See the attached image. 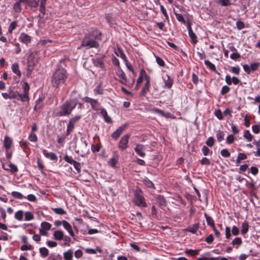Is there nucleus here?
<instances>
[{
    "label": "nucleus",
    "instance_id": "1",
    "mask_svg": "<svg viewBox=\"0 0 260 260\" xmlns=\"http://www.w3.org/2000/svg\"><path fill=\"white\" fill-rule=\"evenodd\" d=\"M63 62V61L60 62V64L57 66L51 77L52 85L55 88H58L64 84L68 77L67 71L62 66Z\"/></svg>",
    "mask_w": 260,
    "mask_h": 260
},
{
    "label": "nucleus",
    "instance_id": "2",
    "mask_svg": "<svg viewBox=\"0 0 260 260\" xmlns=\"http://www.w3.org/2000/svg\"><path fill=\"white\" fill-rule=\"evenodd\" d=\"M94 38L95 39H101V32L97 30L92 31L89 35L85 36L83 39L81 47L98 48L99 46V44L98 42L92 39Z\"/></svg>",
    "mask_w": 260,
    "mask_h": 260
},
{
    "label": "nucleus",
    "instance_id": "3",
    "mask_svg": "<svg viewBox=\"0 0 260 260\" xmlns=\"http://www.w3.org/2000/svg\"><path fill=\"white\" fill-rule=\"evenodd\" d=\"M77 104L76 99L67 100L59 107V111L56 113V116H69Z\"/></svg>",
    "mask_w": 260,
    "mask_h": 260
},
{
    "label": "nucleus",
    "instance_id": "4",
    "mask_svg": "<svg viewBox=\"0 0 260 260\" xmlns=\"http://www.w3.org/2000/svg\"><path fill=\"white\" fill-rule=\"evenodd\" d=\"M135 198L134 201L136 205L139 207H146L147 204L142 195V191L140 190H136L134 192Z\"/></svg>",
    "mask_w": 260,
    "mask_h": 260
},
{
    "label": "nucleus",
    "instance_id": "5",
    "mask_svg": "<svg viewBox=\"0 0 260 260\" xmlns=\"http://www.w3.org/2000/svg\"><path fill=\"white\" fill-rule=\"evenodd\" d=\"M23 93H19L18 96V100H20L21 102H28L29 98L28 96V92L29 90V86L27 82H24L23 85Z\"/></svg>",
    "mask_w": 260,
    "mask_h": 260
},
{
    "label": "nucleus",
    "instance_id": "6",
    "mask_svg": "<svg viewBox=\"0 0 260 260\" xmlns=\"http://www.w3.org/2000/svg\"><path fill=\"white\" fill-rule=\"evenodd\" d=\"M130 137L129 134H126L122 137L118 143V148L121 150H124L128 147V140Z\"/></svg>",
    "mask_w": 260,
    "mask_h": 260
},
{
    "label": "nucleus",
    "instance_id": "7",
    "mask_svg": "<svg viewBox=\"0 0 260 260\" xmlns=\"http://www.w3.org/2000/svg\"><path fill=\"white\" fill-rule=\"evenodd\" d=\"M105 57V55L102 56L101 57H96L92 59L93 65L98 68L103 69L105 67L104 63V59Z\"/></svg>",
    "mask_w": 260,
    "mask_h": 260
},
{
    "label": "nucleus",
    "instance_id": "8",
    "mask_svg": "<svg viewBox=\"0 0 260 260\" xmlns=\"http://www.w3.org/2000/svg\"><path fill=\"white\" fill-rule=\"evenodd\" d=\"M126 124H123L119 127L115 132L112 134L111 137L114 140H117L126 128Z\"/></svg>",
    "mask_w": 260,
    "mask_h": 260
},
{
    "label": "nucleus",
    "instance_id": "9",
    "mask_svg": "<svg viewBox=\"0 0 260 260\" xmlns=\"http://www.w3.org/2000/svg\"><path fill=\"white\" fill-rule=\"evenodd\" d=\"M87 144L85 141L81 140L80 143L79 144V149L76 151L79 153H86L88 152V149L87 148Z\"/></svg>",
    "mask_w": 260,
    "mask_h": 260
},
{
    "label": "nucleus",
    "instance_id": "10",
    "mask_svg": "<svg viewBox=\"0 0 260 260\" xmlns=\"http://www.w3.org/2000/svg\"><path fill=\"white\" fill-rule=\"evenodd\" d=\"M19 40L21 42L27 44L31 42V38L28 35L24 32H21L19 37Z\"/></svg>",
    "mask_w": 260,
    "mask_h": 260
},
{
    "label": "nucleus",
    "instance_id": "11",
    "mask_svg": "<svg viewBox=\"0 0 260 260\" xmlns=\"http://www.w3.org/2000/svg\"><path fill=\"white\" fill-rule=\"evenodd\" d=\"M187 29H188V35H189V37L190 38V39L191 40V42L193 44H196L197 43V42H198L197 36L193 32V31H192V30L191 29V25H190L189 23H188L187 24Z\"/></svg>",
    "mask_w": 260,
    "mask_h": 260
},
{
    "label": "nucleus",
    "instance_id": "12",
    "mask_svg": "<svg viewBox=\"0 0 260 260\" xmlns=\"http://www.w3.org/2000/svg\"><path fill=\"white\" fill-rule=\"evenodd\" d=\"M145 146L142 144H137L135 148V151L138 155L141 157L145 156V153L144 152Z\"/></svg>",
    "mask_w": 260,
    "mask_h": 260
},
{
    "label": "nucleus",
    "instance_id": "13",
    "mask_svg": "<svg viewBox=\"0 0 260 260\" xmlns=\"http://www.w3.org/2000/svg\"><path fill=\"white\" fill-rule=\"evenodd\" d=\"M164 81L165 82V85L164 87L165 88L170 89L173 85V79L169 75L166 76V78H164Z\"/></svg>",
    "mask_w": 260,
    "mask_h": 260
},
{
    "label": "nucleus",
    "instance_id": "14",
    "mask_svg": "<svg viewBox=\"0 0 260 260\" xmlns=\"http://www.w3.org/2000/svg\"><path fill=\"white\" fill-rule=\"evenodd\" d=\"M117 75L121 79L120 82L125 84L127 82V78L124 72L119 68L116 72Z\"/></svg>",
    "mask_w": 260,
    "mask_h": 260
},
{
    "label": "nucleus",
    "instance_id": "15",
    "mask_svg": "<svg viewBox=\"0 0 260 260\" xmlns=\"http://www.w3.org/2000/svg\"><path fill=\"white\" fill-rule=\"evenodd\" d=\"M20 2H25L29 7L36 8L38 6L40 0H20Z\"/></svg>",
    "mask_w": 260,
    "mask_h": 260
},
{
    "label": "nucleus",
    "instance_id": "16",
    "mask_svg": "<svg viewBox=\"0 0 260 260\" xmlns=\"http://www.w3.org/2000/svg\"><path fill=\"white\" fill-rule=\"evenodd\" d=\"M62 225L64 228L68 232L72 237L74 236V233L70 224L66 220H62Z\"/></svg>",
    "mask_w": 260,
    "mask_h": 260
},
{
    "label": "nucleus",
    "instance_id": "17",
    "mask_svg": "<svg viewBox=\"0 0 260 260\" xmlns=\"http://www.w3.org/2000/svg\"><path fill=\"white\" fill-rule=\"evenodd\" d=\"M12 144V140L11 138L9 137L6 136L5 137L4 142V145L5 148L7 150L9 149Z\"/></svg>",
    "mask_w": 260,
    "mask_h": 260
},
{
    "label": "nucleus",
    "instance_id": "18",
    "mask_svg": "<svg viewBox=\"0 0 260 260\" xmlns=\"http://www.w3.org/2000/svg\"><path fill=\"white\" fill-rule=\"evenodd\" d=\"M44 98L41 97L39 98L35 102V105L34 107V110H38L41 109L43 107V102Z\"/></svg>",
    "mask_w": 260,
    "mask_h": 260
},
{
    "label": "nucleus",
    "instance_id": "19",
    "mask_svg": "<svg viewBox=\"0 0 260 260\" xmlns=\"http://www.w3.org/2000/svg\"><path fill=\"white\" fill-rule=\"evenodd\" d=\"M115 53L117 56H120L124 61H126L127 59L126 56L120 48L118 47Z\"/></svg>",
    "mask_w": 260,
    "mask_h": 260
},
{
    "label": "nucleus",
    "instance_id": "20",
    "mask_svg": "<svg viewBox=\"0 0 260 260\" xmlns=\"http://www.w3.org/2000/svg\"><path fill=\"white\" fill-rule=\"evenodd\" d=\"M199 228V223H195L191 226H188L185 230L187 232H190L192 234L196 233L197 230Z\"/></svg>",
    "mask_w": 260,
    "mask_h": 260
},
{
    "label": "nucleus",
    "instance_id": "21",
    "mask_svg": "<svg viewBox=\"0 0 260 260\" xmlns=\"http://www.w3.org/2000/svg\"><path fill=\"white\" fill-rule=\"evenodd\" d=\"M204 216L206 218L207 223L208 225H210L212 228L215 226L214 221L213 219L209 216L206 213H204Z\"/></svg>",
    "mask_w": 260,
    "mask_h": 260
},
{
    "label": "nucleus",
    "instance_id": "22",
    "mask_svg": "<svg viewBox=\"0 0 260 260\" xmlns=\"http://www.w3.org/2000/svg\"><path fill=\"white\" fill-rule=\"evenodd\" d=\"M12 70L13 72L15 74L18 75L19 77L21 76V72L19 70V65H18V63H13L12 65Z\"/></svg>",
    "mask_w": 260,
    "mask_h": 260
},
{
    "label": "nucleus",
    "instance_id": "23",
    "mask_svg": "<svg viewBox=\"0 0 260 260\" xmlns=\"http://www.w3.org/2000/svg\"><path fill=\"white\" fill-rule=\"evenodd\" d=\"M157 202L161 206H166L167 205L165 198L161 195H158L157 197Z\"/></svg>",
    "mask_w": 260,
    "mask_h": 260
},
{
    "label": "nucleus",
    "instance_id": "24",
    "mask_svg": "<svg viewBox=\"0 0 260 260\" xmlns=\"http://www.w3.org/2000/svg\"><path fill=\"white\" fill-rule=\"evenodd\" d=\"M150 85L145 84L144 87L140 93V95L142 96H145L147 93L149 91Z\"/></svg>",
    "mask_w": 260,
    "mask_h": 260
},
{
    "label": "nucleus",
    "instance_id": "25",
    "mask_svg": "<svg viewBox=\"0 0 260 260\" xmlns=\"http://www.w3.org/2000/svg\"><path fill=\"white\" fill-rule=\"evenodd\" d=\"M54 239L56 240H61L63 238V233L61 231H56L54 233Z\"/></svg>",
    "mask_w": 260,
    "mask_h": 260
},
{
    "label": "nucleus",
    "instance_id": "26",
    "mask_svg": "<svg viewBox=\"0 0 260 260\" xmlns=\"http://www.w3.org/2000/svg\"><path fill=\"white\" fill-rule=\"evenodd\" d=\"M44 155L52 160H57V156L54 152H44Z\"/></svg>",
    "mask_w": 260,
    "mask_h": 260
},
{
    "label": "nucleus",
    "instance_id": "27",
    "mask_svg": "<svg viewBox=\"0 0 260 260\" xmlns=\"http://www.w3.org/2000/svg\"><path fill=\"white\" fill-rule=\"evenodd\" d=\"M243 137L245 139H246L248 142H250L252 141L253 138V136L252 135L248 130L244 131V133Z\"/></svg>",
    "mask_w": 260,
    "mask_h": 260
},
{
    "label": "nucleus",
    "instance_id": "28",
    "mask_svg": "<svg viewBox=\"0 0 260 260\" xmlns=\"http://www.w3.org/2000/svg\"><path fill=\"white\" fill-rule=\"evenodd\" d=\"M217 140L220 142L224 139V133L223 131H218L216 134Z\"/></svg>",
    "mask_w": 260,
    "mask_h": 260
},
{
    "label": "nucleus",
    "instance_id": "29",
    "mask_svg": "<svg viewBox=\"0 0 260 260\" xmlns=\"http://www.w3.org/2000/svg\"><path fill=\"white\" fill-rule=\"evenodd\" d=\"M63 256L65 260H72L73 252L69 250L68 251L64 252Z\"/></svg>",
    "mask_w": 260,
    "mask_h": 260
},
{
    "label": "nucleus",
    "instance_id": "30",
    "mask_svg": "<svg viewBox=\"0 0 260 260\" xmlns=\"http://www.w3.org/2000/svg\"><path fill=\"white\" fill-rule=\"evenodd\" d=\"M249 229V225L247 222H243L242 224V229H241V233L243 235L246 234Z\"/></svg>",
    "mask_w": 260,
    "mask_h": 260
},
{
    "label": "nucleus",
    "instance_id": "31",
    "mask_svg": "<svg viewBox=\"0 0 260 260\" xmlns=\"http://www.w3.org/2000/svg\"><path fill=\"white\" fill-rule=\"evenodd\" d=\"M143 74H145V71L144 70H141L140 76L137 81V86H140V85L142 83L144 77Z\"/></svg>",
    "mask_w": 260,
    "mask_h": 260
},
{
    "label": "nucleus",
    "instance_id": "32",
    "mask_svg": "<svg viewBox=\"0 0 260 260\" xmlns=\"http://www.w3.org/2000/svg\"><path fill=\"white\" fill-rule=\"evenodd\" d=\"M21 2H20V0H18L14 4L13 9L15 12L19 13L21 11V8L20 3Z\"/></svg>",
    "mask_w": 260,
    "mask_h": 260
},
{
    "label": "nucleus",
    "instance_id": "33",
    "mask_svg": "<svg viewBox=\"0 0 260 260\" xmlns=\"http://www.w3.org/2000/svg\"><path fill=\"white\" fill-rule=\"evenodd\" d=\"M41 255L43 257H46L48 255V250L45 247H41L39 249Z\"/></svg>",
    "mask_w": 260,
    "mask_h": 260
},
{
    "label": "nucleus",
    "instance_id": "34",
    "mask_svg": "<svg viewBox=\"0 0 260 260\" xmlns=\"http://www.w3.org/2000/svg\"><path fill=\"white\" fill-rule=\"evenodd\" d=\"M17 26V22L16 21H14L11 24H10L9 28H8V32L9 33H12L13 30H14L15 29H16V27Z\"/></svg>",
    "mask_w": 260,
    "mask_h": 260
},
{
    "label": "nucleus",
    "instance_id": "35",
    "mask_svg": "<svg viewBox=\"0 0 260 260\" xmlns=\"http://www.w3.org/2000/svg\"><path fill=\"white\" fill-rule=\"evenodd\" d=\"M23 217V212L22 210H19L15 214V218L17 220L21 221Z\"/></svg>",
    "mask_w": 260,
    "mask_h": 260
},
{
    "label": "nucleus",
    "instance_id": "36",
    "mask_svg": "<svg viewBox=\"0 0 260 260\" xmlns=\"http://www.w3.org/2000/svg\"><path fill=\"white\" fill-rule=\"evenodd\" d=\"M204 62L206 66L207 67H208L210 70L214 72L216 71V67L214 64H213L208 60H205Z\"/></svg>",
    "mask_w": 260,
    "mask_h": 260
},
{
    "label": "nucleus",
    "instance_id": "37",
    "mask_svg": "<svg viewBox=\"0 0 260 260\" xmlns=\"http://www.w3.org/2000/svg\"><path fill=\"white\" fill-rule=\"evenodd\" d=\"M52 210L57 214L63 215L66 212L61 208H52Z\"/></svg>",
    "mask_w": 260,
    "mask_h": 260
},
{
    "label": "nucleus",
    "instance_id": "38",
    "mask_svg": "<svg viewBox=\"0 0 260 260\" xmlns=\"http://www.w3.org/2000/svg\"><path fill=\"white\" fill-rule=\"evenodd\" d=\"M74 123H72L71 121L69 120V123L67 126V136H68L72 131L74 127Z\"/></svg>",
    "mask_w": 260,
    "mask_h": 260
},
{
    "label": "nucleus",
    "instance_id": "39",
    "mask_svg": "<svg viewBox=\"0 0 260 260\" xmlns=\"http://www.w3.org/2000/svg\"><path fill=\"white\" fill-rule=\"evenodd\" d=\"M90 105L92 108L94 110H98L99 109L100 104L97 100L93 99L90 103Z\"/></svg>",
    "mask_w": 260,
    "mask_h": 260
},
{
    "label": "nucleus",
    "instance_id": "40",
    "mask_svg": "<svg viewBox=\"0 0 260 260\" xmlns=\"http://www.w3.org/2000/svg\"><path fill=\"white\" fill-rule=\"evenodd\" d=\"M11 194L13 198L20 200H21L23 198H24V196L20 192L17 191H13L11 193Z\"/></svg>",
    "mask_w": 260,
    "mask_h": 260
},
{
    "label": "nucleus",
    "instance_id": "41",
    "mask_svg": "<svg viewBox=\"0 0 260 260\" xmlns=\"http://www.w3.org/2000/svg\"><path fill=\"white\" fill-rule=\"evenodd\" d=\"M242 239L241 238L236 237L232 241V244L233 245H236L237 246H239L242 244Z\"/></svg>",
    "mask_w": 260,
    "mask_h": 260
},
{
    "label": "nucleus",
    "instance_id": "42",
    "mask_svg": "<svg viewBox=\"0 0 260 260\" xmlns=\"http://www.w3.org/2000/svg\"><path fill=\"white\" fill-rule=\"evenodd\" d=\"M34 218V215L31 212L27 211L25 213V220L28 221L33 219Z\"/></svg>",
    "mask_w": 260,
    "mask_h": 260
},
{
    "label": "nucleus",
    "instance_id": "43",
    "mask_svg": "<svg viewBox=\"0 0 260 260\" xmlns=\"http://www.w3.org/2000/svg\"><path fill=\"white\" fill-rule=\"evenodd\" d=\"M41 228L42 229L48 231L50 229L51 227V225L50 223L47 222H43L41 223Z\"/></svg>",
    "mask_w": 260,
    "mask_h": 260
},
{
    "label": "nucleus",
    "instance_id": "44",
    "mask_svg": "<svg viewBox=\"0 0 260 260\" xmlns=\"http://www.w3.org/2000/svg\"><path fill=\"white\" fill-rule=\"evenodd\" d=\"M9 95H10V99H18L19 93L17 91H13L12 90L9 92Z\"/></svg>",
    "mask_w": 260,
    "mask_h": 260
},
{
    "label": "nucleus",
    "instance_id": "45",
    "mask_svg": "<svg viewBox=\"0 0 260 260\" xmlns=\"http://www.w3.org/2000/svg\"><path fill=\"white\" fill-rule=\"evenodd\" d=\"M218 3L222 6L224 7L228 6L231 5L230 0H219Z\"/></svg>",
    "mask_w": 260,
    "mask_h": 260
},
{
    "label": "nucleus",
    "instance_id": "46",
    "mask_svg": "<svg viewBox=\"0 0 260 260\" xmlns=\"http://www.w3.org/2000/svg\"><path fill=\"white\" fill-rule=\"evenodd\" d=\"M97 251L100 253H102V250L99 248H96V249L87 248L86 249V252L89 254H95Z\"/></svg>",
    "mask_w": 260,
    "mask_h": 260
},
{
    "label": "nucleus",
    "instance_id": "47",
    "mask_svg": "<svg viewBox=\"0 0 260 260\" xmlns=\"http://www.w3.org/2000/svg\"><path fill=\"white\" fill-rule=\"evenodd\" d=\"M206 145L209 147H212L214 144V140L212 137H209L206 142Z\"/></svg>",
    "mask_w": 260,
    "mask_h": 260
},
{
    "label": "nucleus",
    "instance_id": "48",
    "mask_svg": "<svg viewBox=\"0 0 260 260\" xmlns=\"http://www.w3.org/2000/svg\"><path fill=\"white\" fill-rule=\"evenodd\" d=\"M28 139L31 142H36L38 141L37 136L34 133H31L28 136Z\"/></svg>",
    "mask_w": 260,
    "mask_h": 260
},
{
    "label": "nucleus",
    "instance_id": "49",
    "mask_svg": "<svg viewBox=\"0 0 260 260\" xmlns=\"http://www.w3.org/2000/svg\"><path fill=\"white\" fill-rule=\"evenodd\" d=\"M64 159L67 162L73 165L76 160H74L72 156H69L68 155H66L64 156Z\"/></svg>",
    "mask_w": 260,
    "mask_h": 260
},
{
    "label": "nucleus",
    "instance_id": "50",
    "mask_svg": "<svg viewBox=\"0 0 260 260\" xmlns=\"http://www.w3.org/2000/svg\"><path fill=\"white\" fill-rule=\"evenodd\" d=\"M49 259L50 260H61L62 256L59 254L55 255L51 254V255L49 256Z\"/></svg>",
    "mask_w": 260,
    "mask_h": 260
},
{
    "label": "nucleus",
    "instance_id": "51",
    "mask_svg": "<svg viewBox=\"0 0 260 260\" xmlns=\"http://www.w3.org/2000/svg\"><path fill=\"white\" fill-rule=\"evenodd\" d=\"M221 155L224 157H229L230 156V153L226 149H223L220 151Z\"/></svg>",
    "mask_w": 260,
    "mask_h": 260
},
{
    "label": "nucleus",
    "instance_id": "52",
    "mask_svg": "<svg viewBox=\"0 0 260 260\" xmlns=\"http://www.w3.org/2000/svg\"><path fill=\"white\" fill-rule=\"evenodd\" d=\"M175 15L176 19L178 20V21L185 23V21L184 17L182 14L175 13Z\"/></svg>",
    "mask_w": 260,
    "mask_h": 260
},
{
    "label": "nucleus",
    "instance_id": "53",
    "mask_svg": "<svg viewBox=\"0 0 260 260\" xmlns=\"http://www.w3.org/2000/svg\"><path fill=\"white\" fill-rule=\"evenodd\" d=\"M199 250H192V249H189L185 251V253L190 254L192 256H194L197 255L198 253Z\"/></svg>",
    "mask_w": 260,
    "mask_h": 260
},
{
    "label": "nucleus",
    "instance_id": "54",
    "mask_svg": "<svg viewBox=\"0 0 260 260\" xmlns=\"http://www.w3.org/2000/svg\"><path fill=\"white\" fill-rule=\"evenodd\" d=\"M235 140L234 136L233 135H229L226 139V142L228 144H232Z\"/></svg>",
    "mask_w": 260,
    "mask_h": 260
},
{
    "label": "nucleus",
    "instance_id": "55",
    "mask_svg": "<svg viewBox=\"0 0 260 260\" xmlns=\"http://www.w3.org/2000/svg\"><path fill=\"white\" fill-rule=\"evenodd\" d=\"M75 169L77 171L78 173H80L81 172V165L79 162L75 161V162L73 164Z\"/></svg>",
    "mask_w": 260,
    "mask_h": 260
},
{
    "label": "nucleus",
    "instance_id": "56",
    "mask_svg": "<svg viewBox=\"0 0 260 260\" xmlns=\"http://www.w3.org/2000/svg\"><path fill=\"white\" fill-rule=\"evenodd\" d=\"M236 26L238 29L241 30L245 27V24L241 21H237L236 22Z\"/></svg>",
    "mask_w": 260,
    "mask_h": 260
},
{
    "label": "nucleus",
    "instance_id": "57",
    "mask_svg": "<svg viewBox=\"0 0 260 260\" xmlns=\"http://www.w3.org/2000/svg\"><path fill=\"white\" fill-rule=\"evenodd\" d=\"M230 88L226 85H224L222 87L221 91V94L222 95L225 94L229 91H230Z\"/></svg>",
    "mask_w": 260,
    "mask_h": 260
},
{
    "label": "nucleus",
    "instance_id": "58",
    "mask_svg": "<svg viewBox=\"0 0 260 260\" xmlns=\"http://www.w3.org/2000/svg\"><path fill=\"white\" fill-rule=\"evenodd\" d=\"M259 125L257 124L253 125L252 126V132L255 134H258L260 131Z\"/></svg>",
    "mask_w": 260,
    "mask_h": 260
},
{
    "label": "nucleus",
    "instance_id": "59",
    "mask_svg": "<svg viewBox=\"0 0 260 260\" xmlns=\"http://www.w3.org/2000/svg\"><path fill=\"white\" fill-rule=\"evenodd\" d=\"M156 61L158 65L161 67H164L165 66V62L164 60L158 56H155Z\"/></svg>",
    "mask_w": 260,
    "mask_h": 260
},
{
    "label": "nucleus",
    "instance_id": "60",
    "mask_svg": "<svg viewBox=\"0 0 260 260\" xmlns=\"http://www.w3.org/2000/svg\"><path fill=\"white\" fill-rule=\"evenodd\" d=\"M240 54L238 52L233 53L230 55V58L233 60H236L240 58Z\"/></svg>",
    "mask_w": 260,
    "mask_h": 260
},
{
    "label": "nucleus",
    "instance_id": "61",
    "mask_svg": "<svg viewBox=\"0 0 260 260\" xmlns=\"http://www.w3.org/2000/svg\"><path fill=\"white\" fill-rule=\"evenodd\" d=\"M202 165H209L210 164V160L207 157H203L201 160Z\"/></svg>",
    "mask_w": 260,
    "mask_h": 260
},
{
    "label": "nucleus",
    "instance_id": "62",
    "mask_svg": "<svg viewBox=\"0 0 260 260\" xmlns=\"http://www.w3.org/2000/svg\"><path fill=\"white\" fill-rule=\"evenodd\" d=\"M109 163L112 167H115L117 163V159L113 157L109 160Z\"/></svg>",
    "mask_w": 260,
    "mask_h": 260
},
{
    "label": "nucleus",
    "instance_id": "63",
    "mask_svg": "<svg viewBox=\"0 0 260 260\" xmlns=\"http://www.w3.org/2000/svg\"><path fill=\"white\" fill-rule=\"evenodd\" d=\"M215 115L218 119L221 120L223 119L222 114L220 110H217L215 111Z\"/></svg>",
    "mask_w": 260,
    "mask_h": 260
},
{
    "label": "nucleus",
    "instance_id": "64",
    "mask_svg": "<svg viewBox=\"0 0 260 260\" xmlns=\"http://www.w3.org/2000/svg\"><path fill=\"white\" fill-rule=\"evenodd\" d=\"M202 151L205 156H207L208 155L210 150L206 146H204L202 148Z\"/></svg>",
    "mask_w": 260,
    "mask_h": 260
}]
</instances>
